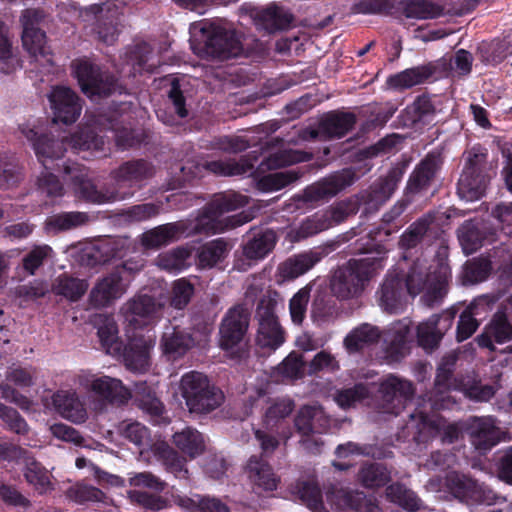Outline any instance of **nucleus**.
Masks as SVG:
<instances>
[{
	"label": "nucleus",
	"instance_id": "nucleus-42",
	"mask_svg": "<svg viewBox=\"0 0 512 512\" xmlns=\"http://www.w3.org/2000/svg\"><path fill=\"white\" fill-rule=\"evenodd\" d=\"M435 73V67L431 64L421 65L406 69L391 76L388 83L397 89H408L423 84Z\"/></svg>",
	"mask_w": 512,
	"mask_h": 512
},
{
	"label": "nucleus",
	"instance_id": "nucleus-47",
	"mask_svg": "<svg viewBox=\"0 0 512 512\" xmlns=\"http://www.w3.org/2000/svg\"><path fill=\"white\" fill-rule=\"evenodd\" d=\"M410 328L407 325L394 328L390 332V339L385 348V356L389 363L400 362L408 353V337Z\"/></svg>",
	"mask_w": 512,
	"mask_h": 512
},
{
	"label": "nucleus",
	"instance_id": "nucleus-63",
	"mask_svg": "<svg viewBox=\"0 0 512 512\" xmlns=\"http://www.w3.org/2000/svg\"><path fill=\"white\" fill-rule=\"evenodd\" d=\"M294 401L289 398L275 400L266 410L264 423L268 428H274L288 417L294 409Z\"/></svg>",
	"mask_w": 512,
	"mask_h": 512
},
{
	"label": "nucleus",
	"instance_id": "nucleus-54",
	"mask_svg": "<svg viewBox=\"0 0 512 512\" xmlns=\"http://www.w3.org/2000/svg\"><path fill=\"white\" fill-rule=\"evenodd\" d=\"M321 417L322 412L319 409L312 406H303L294 419L297 432L303 437H309L314 433H321V430L316 425V422Z\"/></svg>",
	"mask_w": 512,
	"mask_h": 512
},
{
	"label": "nucleus",
	"instance_id": "nucleus-28",
	"mask_svg": "<svg viewBox=\"0 0 512 512\" xmlns=\"http://www.w3.org/2000/svg\"><path fill=\"white\" fill-rule=\"evenodd\" d=\"M405 429L418 444L427 443L439 433V425L434 415L422 409L420 405L409 414Z\"/></svg>",
	"mask_w": 512,
	"mask_h": 512
},
{
	"label": "nucleus",
	"instance_id": "nucleus-4",
	"mask_svg": "<svg viewBox=\"0 0 512 512\" xmlns=\"http://www.w3.org/2000/svg\"><path fill=\"white\" fill-rule=\"evenodd\" d=\"M180 390L190 413L208 414L220 407L225 399L219 387L196 371L182 376Z\"/></svg>",
	"mask_w": 512,
	"mask_h": 512
},
{
	"label": "nucleus",
	"instance_id": "nucleus-62",
	"mask_svg": "<svg viewBox=\"0 0 512 512\" xmlns=\"http://www.w3.org/2000/svg\"><path fill=\"white\" fill-rule=\"evenodd\" d=\"M368 397L366 385L357 383L353 387L338 389L334 394V401L342 409H348Z\"/></svg>",
	"mask_w": 512,
	"mask_h": 512
},
{
	"label": "nucleus",
	"instance_id": "nucleus-43",
	"mask_svg": "<svg viewBox=\"0 0 512 512\" xmlns=\"http://www.w3.org/2000/svg\"><path fill=\"white\" fill-rule=\"evenodd\" d=\"M380 331L376 326L363 323L354 328L345 338L344 346L349 353H356L380 339Z\"/></svg>",
	"mask_w": 512,
	"mask_h": 512
},
{
	"label": "nucleus",
	"instance_id": "nucleus-55",
	"mask_svg": "<svg viewBox=\"0 0 512 512\" xmlns=\"http://www.w3.org/2000/svg\"><path fill=\"white\" fill-rule=\"evenodd\" d=\"M101 346L107 354L121 355L123 343L118 337V327L113 320L106 322L97 331Z\"/></svg>",
	"mask_w": 512,
	"mask_h": 512
},
{
	"label": "nucleus",
	"instance_id": "nucleus-44",
	"mask_svg": "<svg viewBox=\"0 0 512 512\" xmlns=\"http://www.w3.org/2000/svg\"><path fill=\"white\" fill-rule=\"evenodd\" d=\"M277 237L274 231L267 229L255 234L243 245V255L249 260L265 258L274 248Z\"/></svg>",
	"mask_w": 512,
	"mask_h": 512
},
{
	"label": "nucleus",
	"instance_id": "nucleus-20",
	"mask_svg": "<svg viewBox=\"0 0 512 512\" xmlns=\"http://www.w3.org/2000/svg\"><path fill=\"white\" fill-rule=\"evenodd\" d=\"M252 168L253 165L248 161L214 160L199 163L193 160H188L181 166V172L184 179H195L201 177L204 170L210 171L216 175L234 176L243 175L249 172Z\"/></svg>",
	"mask_w": 512,
	"mask_h": 512
},
{
	"label": "nucleus",
	"instance_id": "nucleus-51",
	"mask_svg": "<svg viewBox=\"0 0 512 512\" xmlns=\"http://www.w3.org/2000/svg\"><path fill=\"white\" fill-rule=\"evenodd\" d=\"M358 479L364 487L378 488L389 482L390 472L382 463H365L358 472Z\"/></svg>",
	"mask_w": 512,
	"mask_h": 512
},
{
	"label": "nucleus",
	"instance_id": "nucleus-52",
	"mask_svg": "<svg viewBox=\"0 0 512 512\" xmlns=\"http://www.w3.org/2000/svg\"><path fill=\"white\" fill-rule=\"evenodd\" d=\"M88 220L86 213L72 211L62 212L52 215L46 220V227L48 230L54 232H63L75 229Z\"/></svg>",
	"mask_w": 512,
	"mask_h": 512
},
{
	"label": "nucleus",
	"instance_id": "nucleus-11",
	"mask_svg": "<svg viewBox=\"0 0 512 512\" xmlns=\"http://www.w3.org/2000/svg\"><path fill=\"white\" fill-rule=\"evenodd\" d=\"M444 157L439 150L429 151L414 167L404 190L408 202L416 196H423L433 187L440 177Z\"/></svg>",
	"mask_w": 512,
	"mask_h": 512
},
{
	"label": "nucleus",
	"instance_id": "nucleus-38",
	"mask_svg": "<svg viewBox=\"0 0 512 512\" xmlns=\"http://www.w3.org/2000/svg\"><path fill=\"white\" fill-rule=\"evenodd\" d=\"M151 346L144 339H133L122 348V356L126 367L135 372H146L150 366Z\"/></svg>",
	"mask_w": 512,
	"mask_h": 512
},
{
	"label": "nucleus",
	"instance_id": "nucleus-56",
	"mask_svg": "<svg viewBox=\"0 0 512 512\" xmlns=\"http://www.w3.org/2000/svg\"><path fill=\"white\" fill-rule=\"evenodd\" d=\"M21 168L13 155L0 154V189H9L21 181Z\"/></svg>",
	"mask_w": 512,
	"mask_h": 512
},
{
	"label": "nucleus",
	"instance_id": "nucleus-19",
	"mask_svg": "<svg viewBox=\"0 0 512 512\" xmlns=\"http://www.w3.org/2000/svg\"><path fill=\"white\" fill-rule=\"evenodd\" d=\"M53 110V122L72 124L79 118L82 110L80 97L70 88L57 86L49 95Z\"/></svg>",
	"mask_w": 512,
	"mask_h": 512
},
{
	"label": "nucleus",
	"instance_id": "nucleus-36",
	"mask_svg": "<svg viewBox=\"0 0 512 512\" xmlns=\"http://www.w3.org/2000/svg\"><path fill=\"white\" fill-rule=\"evenodd\" d=\"M477 55L485 65L496 66L502 63L512 55V31L504 34L502 38L480 43L477 48Z\"/></svg>",
	"mask_w": 512,
	"mask_h": 512
},
{
	"label": "nucleus",
	"instance_id": "nucleus-29",
	"mask_svg": "<svg viewBox=\"0 0 512 512\" xmlns=\"http://www.w3.org/2000/svg\"><path fill=\"white\" fill-rule=\"evenodd\" d=\"M357 117L353 112L330 111L319 120L320 131L325 139H340L346 136L356 125Z\"/></svg>",
	"mask_w": 512,
	"mask_h": 512
},
{
	"label": "nucleus",
	"instance_id": "nucleus-21",
	"mask_svg": "<svg viewBox=\"0 0 512 512\" xmlns=\"http://www.w3.org/2000/svg\"><path fill=\"white\" fill-rule=\"evenodd\" d=\"M496 228L485 220H467L458 229V238L465 254H473L485 243L496 239Z\"/></svg>",
	"mask_w": 512,
	"mask_h": 512
},
{
	"label": "nucleus",
	"instance_id": "nucleus-35",
	"mask_svg": "<svg viewBox=\"0 0 512 512\" xmlns=\"http://www.w3.org/2000/svg\"><path fill=\"white\" fill-rule=\"evenodd\" d=\"M257 25L261 26L268 33L287 30L294 20L293 14L276 4L258 10L254 15Z\"/></svg>",
	"mask_w": 512,
	"mask_h": 512
},
{
	"label": "nucleus",
	"instance_id": "nucleus-18",
	"mask_svg": "<svg viewBox=\"0 0 512 512\" xmlns=\"http://www.w3.org/2000/svg\"><path fill=\"white\" fill-rule=\"evenodd\" d=\"M250 321V312L247 308L237 305L228 310L220 325V346L223 350H230L237 346L244 338Z\"/></svg>",
	"mask_w": 512,
	"mask_h": 512
},
{
	"label": "nucleus",
	"instance_id": "nucleus-49",
	"mask_svg": "<svg viewBox=\"0 0 512 512\" xmlns=\"http://www.w3.org/2000/svg\"><path fill=\"white\" fill-rule=\"evenodd\" d=\"M88 283L86 280L75 278L66 273L58 276L53 284V291L66 299L75 302L78 301L87 291Z\"/></svg>",
	"mask_w": 512,
	"mask_h": 512
},
{
	"label": "nucleus",
	"instance_id": "nucleus-6",
	"mask_svg": "<svg viewBox=\"0 0 512 512\" xmlns=\"http://www.w3.org/2000/svg\"><path fill=\"white\" fill-rule=\"evenodd\" d=\"M487 158V149L481 145L473 146L468 151L465 166L457 183V192L462 199L475 201L484 196L491 179Z\"/></svg>",
	"mask_w": 512,
	"mask_h": 512
},
{
	"label": "nucleus",
	"instance_id": "nucleus-53",
	"mask_svg": "<svg viewBox=\"0 0 512 512\" xmlns=\"http://www.w3.org/2000/svg\"><path fill=\"white\" fill-rule=\"evenodd\" d=\"M301 174L294 170L280 171L262 176L257 181V188L262 192H273L296 182Z\"/></svg>",
	"mask_w": 512,
	"mask_h": 512
},
{
	"label": "nucleus",
	"instance_id": "nucleus-14",
	"mask_svg": "<svg viewBox=\"0 0 512 512\" xmlns=\"http://www.w3.org/2000/svg\"><path fill=\"white\" fill-rule=\"evenodd\" d=\"M441 111L442 102L439 96L423 93L401 111L399 119L404 127L421 128L432 124Z\"/></svg>",
	"mask_w": 512,
	"mask_h": 512
},
{
	"label": "nucleus",
	"instance_id": "nucleus-61",
	"mask_svg": "<svg viewBox=\"0 0 512 512\" xmlns=\"http://www.w3.org/2000/svg\"><path fill=\"white\" fill-rule=\"evenodd\" d=\"M487 326L494 342L504 344L512 340V324L504 310H498Z\"/></svg>",
	"mask_w": 512,
	"mask_h": 512
},
{
	"label": "nucleus",
	"instance_id": "nucleus-5",
	"mask_svg": "<svg viewBox=\"0 0 512 512\" xmlns=\"http://www.w3.org/2000/svg\"><path fill=\"white\" fill-rule=\"evenodd\" d=\"M202 46L200 54L207 59L227 61L244 55L243 44L236 30L215 22L201 24Z\"/></svg>",
	"mask_w": 512,
	"mask_h": 512
},
{
	"label": "nucleus",
	"instance_id": "nucleus-59",
	"mask_svg": "<svg viewBox=\"0 0 512 512\" xmlns=\"http://www.w3.org/2000/svg\"><path fill=\"white\" fill-rule=\"evenodd\" d=\"M296 494L303 503L313 511L323 508L322 491L315 481H298L295 486Z\"/></svg>",
	"mask_w": 512,
	"mask_h": 512
},
{
	"label": "nucleus",
	"instance_id": "nucleus-16",
	"mask_svg": "<svg viewBox=\"0 0 512 512\" xmlns=\"http://www.w3.org/2000/svg\"><path fill=\"white\" fill-rule=\"evenodd\" d=\"M335 248L336 243L333 242L295 254L279 265V274L284 280H294L308 272L318 262L333 252Z\"/></svg>",
	"mask_w": 512,
	"mask_h": 512
},
{
	"label": "nucleus",
	"instance_id": "nucleus-34",
	"mask_svg": "<svg viewBox=\"0 0 512 512\" xmlns=\"http://www.w3.org/2000/svg\"><path fill=\"white\" fill-rule=\"evenodd\" d=\"M185 230L181 222L166 223L144 232L141 242L147 249H158L179 240Z\"/></svg>",
	"mask_w": 512,
	"mask_h": 512
},
{
	"label": "nucleus",
	"instance_id": "nucleus-41",
	"mask_svg": "<svg viewBox=\"0 0 512 512\" xmlns=\"http://www.w3.org/2000/svg\"><path fill=\"white\" fill-rule=\"evenodd\" d=\"M231 249L224 238H217L201 245L197 252V265L201 269H211L222 263Z\"/></svg>",
	"mask_w": 512,
	"mask_h": 512
},
{
	"label": "nucleus",
	"instance_id": "nucleus-15",
	"mask_svg": "<svg viewBox=\"0 0 512 512\" xmlns=\"http://www.w3.org/2000/svg\"><path fill=\"white\" fill-rule=\"evenodd\" d=\"M384 412L398 415L415 394L413 382L390 374L379 386Z\"/></svg>",
	"mask_w": 512,
	"mask_h": 512
},
{
	"label": "nucleus",
	"instance_id": "nucleus-27",
	"mask_svg": "<svg viewBox=\"0 0 512 512\" xmlns=\"http://www.w3.org/2000/svg\"><path fill=\"white\" fill-rule=\"evenodd\" d=\"M469 429L471 442L477 450L488 451L501 440V431L491 416L473 418Z\"/></svg>",
	"mask_w": 512,
	"mask_h": 512
},
{
	"label": "nucleus",
	"instance_id": "nucleus-33",
	"mask_svg": "<svg viewBox=\"0 0 512 512\" xmlns=\"http://www.w3.org/2000/svg\"><path fill=\"white\" fill-rule=\"evenodd\" d=\"M454 363H442L438 366L434 380L433 390L426 394L430 411H437L445 407L447 393L454 387Z\"/></svg>",
	"mask_w": 512,
	"mask_h": 512
},
{
	"label": "nucleus",
	"instance_id": "nucleus-26",
	"mask_svg": "<svg viewBox=\"0 0 512 512\" xmlns=\"http://www.w3.org/2000/svg\"><path fill=\"white\" fill-rule=\"evenodd\" d=\"M87 388L98 398L110 404H124L131 398L122 381L110 376L92 377Z\"/></svg>",
	"mask_w": 512,
	"mask_h": 512
},
{
	"label": "nucleus",
	"instance_id": "nucleus-8",
	"mask_svg": "<svg viewBox=\"0 0 512 512\" xmlns=\"http://www.w3.org/2000/svg\"><path fill=\"white\" fill-rule=\"evenodd\" d=\"M63 173L69 176L76 196L86 202L104 204L123 200L133 195V192H120L119 190H99L94 182L88 177L87 168L74 161L63 163Z\"/></svg>",
	"mask_w": 512,
	"mask_h": 512
},
{
	"label": "nucleus",
	"instance_id": "nucleus-12",
	"mask_svg": "<svg viewBox=\"0 0 512 512\" xmlns=\"http://www.w3.org/2000/svg\"><path fill=\"white\" fill-rule=\"evenodd\" d=\"M43 19V12L36 9L23 11L20 21L23 27L22 44L31 58L41 65H52V54L46 46V34L39 28Z\"/></svg>",
	"mask_w": 512,
	"mask_h": 512
},
{
	"label": "nucleus",
	"instance_id": "nucleus-31",
	"mask_svg": "<svg viewBox=\"0 0 512 512\" xmlns=\"http://www.w3.org/2000/svg\"><path fill=\"white\" fill-rule=\"evenodd\" d=\"M126 287L119 272L112 271L96 283L91 290L90 300L96 306H107L120 298L126 291Z\"/></svg>",
	"mask_w": 512,
	"mask_h": 512
},
{
	"label": "nucleus",
	"instance_id": "nucleus-64",
	"mask_svg": "<svg viewBox=\"0 0 512 512\" xmlns=\"http://www.w3.org/2000/svg\"><path fill=\"white\" fill-rule=\"evenodd\" d=\"M68 145L76 150H98L103 145L102 138L90 128H83L68 138Z\"/></svg>",
	"mask_w": 512,
	"mask_h": 512
},
{
	"label": "nucleus",
	"instance_id": "nucleus-7",
	"mask_svg": "<svg viewBox=\"0 0 512 512\" xmlns=\"http://www.w3.org/2000/svg\"><path fill=\"white\" fill-rule=\"evenodd\" d=\"M280 294L276 290H267L259 299L255 320L258 323L257 343L262 348L276 350L285 342V331L280 325L276 310Z\"/></svg>",
	"mask_w": 512,
	"mask_h": 512
},
{
	"label": "nucleus",
	"instance_id": "nucleus-2",
	"mask_svg": "<svg viewBox=\"0 0 512 512\" xmlns=\"http://www.w3.org/2000/svg\"><path fill=\"white\" fill-rule=\"evenodd\" d=\"M433 262L432 265L427 266L417 259L410 266L404 279L408 294L416 296L426 290L423 299L429 306L440 302L447 293V286L451 279L447 245L441 242Z\"/></svg>",
	"mask_w": 512,
	"mask_h": 512
},
{
	"label": "nucleus",
	"instance_id": "nucleus-9",
	"mask_svg": "<svg viewBox=\"0 0 512 512\" xmlns=\"http://www.w3.org/2000/svg\"><path fill=\"white\" fill-rule=\"evenodd\" d=\"M21 132L31 143L38 161L45 170L63 172V163L69 161L62 160L67 151L68 137L56 138L52 133H39L35 127L28 126H22Z\"/></svg>",
	"mask_w": 512,
	"mask_h": 512
},
{
	"label": "nucleus",
	"instance_id": "nucleus-23",
	"mask_svg": "<svg viewBox=\"0 0 512 512\" xmlns=\"http://www.w3.org/2000/svg\"><path fill=\"white\" fill-rule=\"evenodd\" d=\"M154 174V165L145 159L126 161L111 172V176L118 188L139 187L141 182L153 177Z\"/></svg>",
	"mask_w": 512,
	"mask_h": 512
},
{
	"label": "nucleus",
	"instance_id": "nucleus-46",
	"mask_svg": "<svg viewBox=\"0 0 512 512\" xmlns=\"http://www.w3.org/2000/svg\"><path fill=\"white\" fill-rule=\"evenodd\" d=\"M26 482L31 485L38 494L42 495L53 490L49 471L35 459L26 462L23 469Z\"/></svg>",
	"mask_w": 512,
	"mask_h": 512
},
{
	"label": "nucleus",
	"instance_id": "nucleus-25",
	"mask_svg": "<svg viewBox=\"0 0 512 512\" xmlns=\"http://www.w3.org/2000/svg\"><path fill=\"white\" fill-rule=\"evenodd\" d=\"M160 345L168 359L176 360L195 346V339L191 331L186 328L168 326L162 334Z\"/></svg>",
	"mask_w": 512,
	"mask_h": 512
},
{
	"label": "nucleus",
	"instance_id": "nucleus-39",
	"mask_svg": "<svg viewBox=\"0 0 512 512\" xmlns=\"http://www.w3.org/2000/svg\"><path fill=\"white\" fill-rule=\"evenodd\" d=\"M246 468L249 479L258 488L264 491H273L277 488L279 479L269 463L262 457L251 456Z\"/></svg>",
	"mask_w": 512,
	"mask_h": 512
},
{
	"label": "nucleus",
	"instance_id": "nucleus-13",
	"mask_svg": "<svg viewBox=\"0 0 512 512\" xmlns=\"http://www.w3.org/2000/svg\"><path fill=\"white\" fill-rule=\"evenodd\" d=\"M450 493L467 506H491L501 499L489 486L465 475H453L447 478Z\"/></svg>",
	"mask_w": 512,
	"mask_h": 512
},
{
	"label": "nucleus",
	"instance_id": "nucleus-45",
	"mask_svg": "<svg viewBox=\"0 0 512 512\" xmlns=\"http://www.w3.org/2000/svg\"><path fill=\"white\" fill-rule=\"evenodd\" d=\"M175 446L190 458H195L205 451L204 436L195 428L186 427L173 435Z\"/></svg>",
	"mask_w": 512,
	"mask_h": 512
},
{
	"label": "nucleus",
	"instance_id": "nucleus-10",
	"mask_svg": "<svg viewBox=\"0 0 512 512\" xmlns=\"http://www.w3.org/2000/svg\"><path fill=\"white\" fill-rule=\"evenodd\" d=\"M75 74L82 92L89 98H106L122 93L123 87L111 72L88 60L77 63Z\"/></svg>",
	"mask_w": 512,
	"mask_h": 512
},
{
	"label": "nucleus",
	"instance_id": "nucleus-24",
	"mask_svg": "<svg viewBox=\"0 0 512 512\" xmlns=\"http://www.w3.org/2000/svg\"><path fill=\"white\" fill-rule=\"evenodd\" d=\"M402 168H392L384 178H380L363 196L366 211H376L390 199L403 177Z\"/></svg>",
	"mask_w": 512,
	"mask_h": 512
},
{
	"label": "nucleus",
	"instance_id": "nucleus-58",
	"mask_svg": "<svg viewBox=\"0 0 512 512\" xmlns=\"http://www.w3.org/2000/svg\"><path fill=\"white\" fill-rule=\"evenodd\" d=\"M117 257H119V250L115 243L111 242L94 245L82 255V259L92 267L109 263Z\"/></svg>",
	"mask_w": 512,
	"mask_h": 512
},
{
	"label": "nucleus",
	"instance_id": "nucleus-37",
	"mask_svg": "<svg viewBox=\"0 0 512 512\" xmlns=\"http://www.w3.org/2000/svg\"><path fill=\"white\" fill-rule=\"evenodd\" d=\"M87 10L96 18L93 30L98 39L103 43L113 44L119 33L117 11L107 10L104 14V6L101 4H93Z\"/></svg>",
	"mask_w": 512,
	"mask_h": 512
},
{
	"label": "nucleus",
	"instance_id": "nucleus-40",
	"mask_svg": "<svg viewBox=\"0 0 512 512\" xmlns=\"http://www.w3.org/2000/svg\"><path fill=\"white\" fill-rule=\"evenodd\" d=\"M396 12L407 19L427 20L441 16L443 7L430 0H401L397 4Z\"/></svg>",
	"mask_w": 512,
	"mask_h": 512
},
{
	"label": "nucleus",
	"instance_id": "nucleus-17",
	"mask_svg": "<svg viewBox=\"0 0 512 512\" xmlns=\"http://www.w3.org/2000/svg\"><path fill=\"white\" fill-rule=\"evenodd\" d=\"M354 181V174L349 170H343L307 186L294 199L305 203L325 200L337 195Z\"/></svg>",
	"mask_w": 512,
	"mask_h": 512
},
{
	"label": "nucleus",
	"instance_id": "nucleus-48",
	"mask_svg": "<svg viewBox=\"0 0 512 512\" xmlns=\"http://www.w3.org/2000/svg\"><path fill=\"white\" fill-rule=\"evenodd\" d=\"M436 233L425 219L413 222L401 235L399 245L403 249H412L422 242H429Z\"/></svg>",
	"mask_w": 512,
	"mask_h": 512
},
{
	"label": "nucleus",
	"instance_id": "nucleus-32",
	"mask_svg": "<svg viewBox=\"0 0 512 512\" xmlns=\"http://www.w3.org/2000/svg\"><path fill=\"white\" fill-rule=\"evenodd\" d=\"M52 405L57 413L73 423H84L87 419V411L75 391L55 392L52 396Z\"/></svg>",
	"mask_w": 512,
	"mask_h": 512
},
{
	"label": "nucleus",
	"instance_id": "nucleus-60",
	"mask_svg": "<svg viewBox=\"0 0 512 512\" xmlns=\"http://www.w3.org/2000/svg\"><path fill=\"white\" fill-rule=\"evenodd\" d=\"M460 390L466 398L476 402H486L494 397L496 388L491 384H483L476 378H468L461 382Z\"/></svg>",
	"mask_w": 512,
	"mask_h": 512
},
{
	"label": "nucleus",
	"instance_id": "nucleus-3",
	"mask_svg": "<svg viewBox=\"0 0 512 512\" xmlns=\"http://www.w3.org/2000/svg\"><path fill=\"white\" fill-rule=\"evenodd\" d=\"M247 203V196L240 193L234 191L217 193L201 209L195 229L200 233L217 234L239 227L250 221V217L246 213L241 212L225 219H221V217L225 213L246 206Z\"/></svg>",
	"mask_w": 512,
	"mask_h": 512
},
{
	"label": "nucleus",
	"instance_id": "nucleus-57",
	"mask_svg": "<svg viewBox=\"0 0 512 512\" xmlns=\"http://www.w3.org/2000/svg\"><path fill=\"white\" fill-rule=\"evenodd\" d=\"M341 500L346 507L355 512H382L376 499L368 497L361 491H343Z\"/></svg>",
	"mask_w": 512,
	"mask_h": 512
},
{
	"label": "nucleus",
	"instance_id": "nucleus-30",
	"mask_svg": "<svg viewBox=\"0 0 512 512\" xmlns=\"http://www.w3.org/2000/svg\"><path fill=\"white\" fill-rule=\"evenodd\" d=\"M160 309V305L152 296L140 295L126 304L125 319L135 329L148 325Z\"/></svg>",
	"mask_w": 512,
	"mask_h": 512
},
{
	"label": "nucleus",
	"instance_id": "nucleus-1",
	"mask_svg": "<svg viewBox=\"0 0 512 512\" xmlns=\"http://www.w3.org/2000/svg\"><path fill=\"white\" fill-rule=\"evenodd\" d=\"M354 254L365 256L350 259L332 276L331 291L338 299L347 300L360 295L372 277L384 268L387 259L385 246L373 240L358 245Z\"/></svg>",
	"mask_w": 512,
	"mask_h": 512
},
{
	"label": "nucleus",
	"instance_id": "nucleus-22",
	"mask_svg": "<svg viewBox=\"0 0 512 512\" xmlns=\"http://www.w3.org/2000/svg\"><path fill=\"white\" fill-rule=\"evenodd\" d=\"M404 278L399 275H387L376 292L378 304L389 314L401 313L406 304Z\"/></svg>",
	"mask_w": 512,
	"mask_h": 512
},
{
	"label": "nucleus",
	"instance_id": "nucleus-50",
	"mask_svg": "<svg viewBox=\"0 0 512 512\" xmlns=\"http://www.w3.org/2000/svg\"><path fill=\"white\" fill-rule=\"evenodd\" d=\"M386 497L390 502L410 512H416L421 508V499L401 483L387 486Z\"/></svg>",
	"mask_w": 512,
	"mask_h": 512
}]
</instances>
